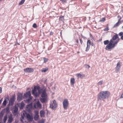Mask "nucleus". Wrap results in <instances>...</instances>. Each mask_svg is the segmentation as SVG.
Masks as SVG:
<instances>
[{
	"label": "nucleus",
	"instance_id": "1",
	"mask_svg": "<svg viewBox=\"0 0 123 123\" xmlns=\"http://www.w3.org/2000/svg\"><path fill=\"white\" fill-rule=\"evenodd\" d=\"M118 37V35L117 34L114 36L110 40L109 44L106 46L105 49L108 51H111L113 49L119 41V39L115 41Z\"/></svg>",
	"mask_w": 123,
	"mask_h": 123
},
{
	"label": "nucleus",
	"instance_id": "2",
	"mask_svg": "<svg viewBox=\"0 0 123 123\" xmlns=\"http://www.w3.org/2000/svg\"><path fill=\"white\" fill-rule=\"evenodd\" d=\"M110 94V92L107 91H101L97 95V99L98 101L104 100L108 98Z\"/></svg>",
	"mask_w": 123,
	"mask_h": 123
},
{
	"label": "nucleus",
	"instance_id": "3",
	"mask_svg": "<svg viewBox=\"0 0 123 123\" xmlns=\"http://www.w3.org/2000/svg\"><path fill=\"white\" fill-rule=\"evenodd\" d=\"M22 114L24 116L26 117L27 120L29 122L32 121L33 120V118L32 114H30L29 113H28L25 111H23Z\"/></svg>",
	"mask_w": 123,
	"mask_h": 123
},
{
	"label": "nucleus",
	"instance_id": "4",
	"mask_svg": "<svg viewBox=\"0 0 123 123\" xmlns=\"http://www.w3.org/2000/svg\"><path fill=\"white\" fill-rule=\"evenodd\" d=\"M40 89V87L39 86H34L33 89L32 91V94L36 97H37L38 95L37 92V90L39 91Z\"/></svg>",
	"mask_w": 123,
	"mask_h": 123
},
{
	"label": "nucleus",
	"instance_id": "5",
	"mask_svg": "<svg viewBox=\"0 0 123 123\" xmlns=\"http://www.w3.org/2000/svg\"><path fill=\"white\" fill-rule=\"evenodd\" d=\"M69 104L68 101V99H64L63 102V108L65 109H67Z\"/></svg>",
	"mask_w": 123,
	"mask_h": 123
},
{
	"label": "nucleus",
	"instance_id": "6",
	"mask_svg": "<svg viewBox=\"0 0 123 123\" xmlns=\"http://www.w3.org/2000/svg\"><path fill=\"white\" fill-rule=\"evenodd\" d=\"M34 107L35 108L41 109L42 108V105L40 103L39 101H38L35 102L34 106Z\"/></svg>",
	"mask_w": 123,
	"mask_h": 123
},
{
	"label": "nucleus",
	"instance_id": "7",
	"mask_svg": "<svg viewBox=\"0 0 123 123\" xmlns=\"http://www.w3.org/2000/svg\"><path fill=\"white\" fill-rule=\"evenodd\" d=\"M50 107L52 109L54 110L57 107V104L56 101L54 100L53 101V103L50 105Z\"/></svg>",
	"mask_w": 123,
	"mask_h": 123
},
{
	"label": "nucleus",
	"instance_id": "8",
	"mask_svg": "<svg viewBox=\"0 0 123 123\" xmlns=\"http://www.w3.org/2000/svg\"><path fill=\"white\" fill-rule=\"evenodd\" d=\"M121 67V62H118L117 64V66L115 68V72L116 73H118L120 71Z\"/></svg>",
	"mask_w": 123,
	"mask_h": 123
},
{
	"label": "nucleus",
	"instance_id": "9",
	"mask_svg": "<svg viewBox=\"0 0 123 123\" xmlns=\"http://www.w3.org/2000/svg\"><path fill=\"white\" fill-rule=\"evenodd\" d=\"M41 96L43 98H47V93L46 92V90L45 89L43 90L41 92Z\"/></svg>",
	"mask_w": 123,
	"mask_h": 123
},
{
	"label": "nucleus",
	"instance_id": "10",
	"mask_svg": "<svg viewBox=\"0 0 123 123\" xmlns=\"http://www.w3.org/2000/svg\"><path fill=\"white\" fill-rule=\"evenodd\" d=\"M27 111H29L32 108V103L27 105L26 107Z\"/></svg>",
	"mask_w": 123,
	"mask_h": 123
},
{
	"label": "nucleus",
	"instance_id": "11",
	"mask_svg": "<svg viewBox=\"0 0 123 123\" xmlns=\"http://www.w3.org/2000/svg\"><path fill=\"white\" fill-rule=\"evenodd\" d=\"M24 71L27 73H31L33 72L34 70L33 68H27L24 69Z\"/></svg>",
	"mask_w": 123,
	"mask_h": 123
},
{
	"label": "nucleus",
	"instance_id": "12",
	"mask_svg": "<svg viewBox=\"0 0 123 123\" xmlns=\"http://www.w3.org/2000/svg\"><path fill=\"white\" fill-rule=\"evenodd\" d=\"M38 114L39 112L38 111H35V115L34 118L35 121H37L39 117Z\"/></svg>",
	"mask_w": 123,
	"mask_h": 123
},
{
	"label": "nucleus",
	"instance_id": "13",
	"mask_svg": "<svg viewBox=\"0 0 123 123\" xmlns=\"http://www.w3.org/2000/svg\"><path fill=\"white\" fill-rule=\"evenodd\" d=\"M15 99V98L14 96H12L9 101V105H12L14 103Z\"/></svg>",
	"mask_w": 123,
	"mask_h": 123
},
{
	"label": "nucleus",
	"instance_id": "14",
	"mask_svg": "<svg viewBox=\"0 0 123 123\" xmlns=\"http://www.w3.org/2000/svg\"><path fill=\"white\" fill-rule=\"evenodd\" d=\"M8 120L7 123H11L13 120V118L12 117V114L8 116Z\"/></svg>",
	"mask_w": 123,
	"mask_h": 123
},
{
	"label": "nucleus",
	"instance_id": "15",
	"mask_svg": "<svg viewBox=\"0 0 123 123\" xmlns=\"http://www.w3.org/2000/svg\"><path fill=\"white\" fill-rule=\"evenodd\" d=\"M23 94L21 93H18V95L17 100L20 101L22 99Z\"/></svg>",
	"mask_w": 123,
	"mask_h": 123
},
{
	"label": "nucleus",
	"instance_id": "16",
	"mask_svg": "<svg viewBox=\"0 0 123 123\" xmlns=\"http://www.w3.org/2000/svg\"><path fill=\"white\" fill-rule=\"evenodd\" d=\"M24 96L25 97H31V93L30 91H28L24 94Z\"/></svg>",
	"mask_w": 123,
	"mask_h": 123
},
{
	"label": "nucleus",
	"instance_id": "17",
	"mask_svg": "<svg viewBox=\"0 0 123 123\" xmlns=\"http://www.w3.org/2000/svg\"><path fill=\"white\" fill-rule=\"evenodd\" d=\"M45 113V112L44 111L41 110L40 111V116L41 117H44V114Z\"/></svg>",
	"mask_w": 123,
	"mask_h": 123
},
{
	"label": "nucleus",
	"instance_id": "18",
	"mask_svg": "<svg viewBox=\"0 0 123 123\" xmlns=\"http://www.w3.org/2000/svg\"><path fill=\"white\" fill-rule=\"evenodd\" d=\"M40 100L42 103H44L47 100V98H41L40 99Z\"/></svg>",
	"mask_w": 123,
	"mask_h": 123
},
{
	"label": "nucleus",
	"instance_id": "19",
	"mask_svg": "<svg viewBox=\"0 0 123 123\" xmlns=\"http://www.w3.org/2000/svg\"><path fill=\"white\" fill-rule=\"evenodd\" d=\"M48 67L46 68H43L41 70V72L42 73H45L48 71Z\"/></svg>",
	"mask_w": 123,
	"mask_h": 123
},
{
	"label": "nucleus",
	"instance_id": "20",
	"mask_svg": "<svg viewBox=\"0 0 123 123\" xmlns=\"http://www.w3.org/2000/svg\"><path fill=\"white\" fill-rule=\"evenodd\" d=\"M75 82V79L73 78H71L70 80V83L71 84L73 85Z\"/></svg>",
	"mask_w": 123,
	"mask_h": 123
},
{
	"label": "nucleus",
	"instance_id": "21",
	"mask_svg": "<svg viewBox=\"0 0 123 123\" xmlns=\"http://www.w3.org/2000/svg\"><path fill=\"white\" fill-rule=\"evenodd\" d=\"M76 76L78 78H83L84 76H83V75H82L80 73H78L76 74Z\"/></svg>",
	"mask_w": 123,
	"mask_h": 123
},
{
	"label": "nucleus",
	"instance_id": "22",
	"mask_svg": "<svg viewBox=\"0 0 123 123\" xmlns=\"http://www.w3.org/2000/svg\"><path fill=\"white\" fill-rule=\"evenodd\" d=\"M119 22H120L118 21L117 23L114 25L113 27V28H115L118 26L119 25Z\"/></svg>",
	"mask_w": 123,
	"mask_h": 123
},
{
	"label": "nucleus",
	"instance_id": "23",
	"mask_svg": "<svg viewBox=\"0 0 123 123\" xmlns=\"http://www.w3.org/2000/svg\"><path fill=\"white\" fill-rule=\"evenodd\" d=\"M109 42L110 41H109L108 40H106L104 41L103 42L104 45H107L109 44Z\"/></svg>",
	"mask_w": 123,
	"mask_h": 123
},
{
	"label": "nucleus",
	"instance_id": "24",
	"mask_svg": "<svg viewBox=\"0 0 123 123\" xmlns=\"http://www.w3.org/2000/svg\"><path fill=\"white\" fill-rule=\"evenodd\" d=\"M25 105V104L23 102H21L20 104V108L21 109L23 108L24 107Z\"/></svg>",
	"mask_w": 123,
	"mask_h": 123
},
{
	"label": "nucleus",
	"instance_id": "25",
	"mask_svg": "<svg viewBox=\"0 0 123 123\" xmlns=\"http://www.w3.org/2000/svg\"><path fill=\"white\" fill-rule=\"evenodd\" d=\"M7 117L6 115L4 117V118L3 119L4 122V123H5L7 119Z\"/></svg>",
	"mask_w": 123,
	"mask_h": 123
},
{
	"label": "nucleus",
	"instance_id": "26",
	"mask_svg": "<svg viewBox=\"0 0 123 123\" xmlns=\"http://www.w3.org/2000/svg\"><path fill=\"white\" fill-rule=\"evenodd\" d=\"M91 44V41L90 40H88L87 42V45H88L89 46H90Z\"/></svg>",
	"mask_w": 123,
	"mask_h": 123
},
{
	"label": "nucleus",
	"instance_id": "27",
	"mask_svg": "<svg viewBox=\"0 0 123 123\" xmlns=\"http://www.w3.org/2000/svg\"><path fill=\"white\" fill-rule=\"evenodd\" d=\"M18 108L17 107H15V108L14 109V110L13 111V113H16L18 111Z\"/></svg>",
	"mask_w": 123,
	"mask_h": 123
},
{
	"label": "nucleus",
	"instance_id": "28",
	"mask_svg": "<svg viewBox=\"0 0 123 123\" xmlns=\"http://www.w3.org/2000/svg\"><path fill=\"white\" fill-rule=\"evenodd\" d=\"M105 20V18H102L101 19H100L99 21V22H104Z\"/></svg>",
	"mask_w": 123,
	"mask_h": 123
},
{
	"label": "nucleus",
	"instance_id": "29",
	"mask_svg": "<svg viewBox=\"0 0 123 123\" xmlns=\"http://www.w3.org/2000/svg\"><path fill=\"white\" fill-rule=\"evenodd\" d=\"M90 46L87 45V47L86 48V52L88 51L90 48Z\"/></svg>",
	"mask_w": 123,
	"mask_h": 123
},
{
	"label": "nucleus",
	"instance_id": "30",
	"mask_svg": "<svg viewBox=\"0 0 123 123\" xmlns=\"http://www.w3.org/2000/svg\"><path fill=\"white\" fill-rule=\"evenodd\" d=\"M59 20L62 21H63L64 20V16H62L61 17H60L59 18Z\"/></svg>",
	"mask_w": 123,
	"mask_h": 123
},
{
	"label": "nucleus",
	"instance_id": "31",
	"mask_svg": "<svg viewBox=\"0 0 123 123\" xmlns=\"http://www.w3.org/2000/svg\"><path fill=\"white\" fill-rule=\"evenodd\" d=\"M103 81L101 80L98 82L97 84L98 85H101L102 84Z\"/></svg>",
	"mask_w": 123,
	"mask_h": 123
},
{
	"label": "nucleus",
	"instance_id": "32",
	"mask_svg": "<svg viewBox=\"0 0 123 123\" xmlns=\"http://www.w3.org/2000/svg\"><path fill=\"white\" fill-rule=\"evenodd\" d=\"M7 103L6 101V99H5L3 101V102L2 103L3 105H6Z\"/></svg>",
	"mask_w": 123,
	"mask_h": 123
},
{
	"label": "nucleus",
	"instance_id": "33",
	"mask_svg": "<svg viewBox=\"0 0 123 123\" xmlns=\"http://www.w3.org/2000/svg\"><path fill=\"white\" fill-rule=\"evenodd\" d=\"M25 1V0H21V1L19 3V5H21L23 4L24 3Z\"/></svg>",
	"mask_w": 123,
	"mask_h": 123
},
{
	"label": "nucleus",
	"instance_id": "34",
	"mask_svg": "<svg viewBox=\"0 0 123 123\" xmlns=\"http://www.w3.org/2000/svg\"><path fill=\"white\" fill-rule=\"evenodd\" d=\"M43 59L44 62L45 63L47 62L48 60V59L47 58H43Z\"/></svg>",
	"mask_w": 123,
	"mask_h": 123
},
{
	"label": "nucleus",
	"instance_id": "35",
	"mask_svg": "<svg viewBox=\"0 0 123 123\" xmlns=\"http://www.w3.org/2000/svg\"><path fill=\"white\" fill-rule=\"evenodd\" d=\"M44 120L43 119L39 121L38 123H44Z\"/></svg>",
	"mask_w": 123,
	"mask_h": 123
},
{
	"label": "nucleus",
	"instance_id": "36",
	"mask_svg": "<svg viewBox=\"0 0 123 123\" xmlns=\"http://www.w3.org/2000/svg\"><path fill=\"white\" fill-rule=\"evenodd\" d=\"M9 107H7L5 109V110L7 112H9Z\"/></svg>",
	"mask_w": 123,
	"mask_h": 123
},
{
	"label": "nucleus",
	"instance_id": "37",
	"mask_svg": "<svg viewBox=\"0 0 123 123\" xmlns=\"http://www.w3.org/2000/svg\"><path fill=\"white\" fill-rule=\"evenodd\" d=\"M32 99V97H30V98L29 99H27L26 100V101L28 102H29Z\"/></svg>",
	"mask_w": 123,
	"mask_h": 123
},
{
	"label": "nucleus",
	"instance_id": "38",
	"mask_svg": "<svg viewBox=\"0 0 123 123\" xmlns=\"http://www.w3.org/2000/svg\"><path fill=\"white\" fill-rule=\"evenodd\" d=\"M32 26L34 28H36L37 27V26L36 24L35 23H34L33 25Z\"/></svg>",
	"mask_w": 123,
	"mask_h": 123
},
{
	"label": "nucleus",
	"instance_id": "39",
	"mask_svg": "<svg viewBox=\"0 0 123 123\" xmlns=\"http://www.w3.org/2000/svg\"><path fill=\"white\" fill-rule=\"evenodd\" d=\"M63 3H66L67 2V0H60Z\"/></svg>",
	"mask_w": 123,
	"mask_h": 123
},
{
	"label": "nucleus",
	"instance_id": "40",
	"mask_svg": "<svg viewBox=\"0 0 123 123\" xmlns=\"http://www.w3.org/2000/svg\"><path fill=\"white\" fill-rule=\"evenodd\" d=\"M117 17L119 18V19L118 20V21L120 22V21L121 20L122 18L119 15Z\"/></svg>",
	"mask_w": 123,
	"mask_h": 123
},
{
	"label": "nucleus",
	"instance_id": "41",
	"mask_svg": "<svg viewBox=\"0 0 123 123\" xmlns=\"http://www.w3.org/2000/svg\"><path fill=\"white\" fill-rule=\"evenodd\" d=\"M118 35L119 36H122L123 35V32H120L119 33Z\"/></svg>",
	"mask_w": 123,
	"mask_h": 123
},
{
	"label": "nucleus",
	"instance_id": "42",
	"mask_svg": "<svg viewBox=\"0 0 123 123\" xmlns=\"http://www.w3.org/2000/svg\"><path fill=\"white\" fill-rule=\"evenodd\" d=\"M109 30V28L108 27H107L104 30V31H108Z\"/></svg>",
	"mask_w": 123,
	"mask_h": 123
},
{
	"label": "nucleus",
	"instance_id": "43",
	"mask_svg": "<svg viewBox=\"0 0 123 123\" xmlns=\"http://www.w3.org/2000/svg\"><path fill=\"white\" fill-rule=\"evenodd\" d=\"M85 66L86 67V68H87V67L88 68H90V66L89 65L87 64H85Z\"/></svg>",
	"mask_w": 123,
	"mask_h": 123
},
{
	"label": "nucleus",
	"instance_id": "44",
	"mask_svg": "<svg viewBox=\"0 0 123 123\" xmlns=\"http://www.w3.org/2000/svg\"><path fill=\"white\" fill-rule=\"evenodd\" d=\"M21 117H22V119H21V122H23V119H24V118L23 116H22V115Z\"/></svg>",
	"mask_w": 123,
	"mask_h": 123
},
{
	"label": "nucleus",
	"instance_id": "45",
	"mask_svg": "<svg viewBox=\"0 0 123 123\" xmlns=\"http://www.w3.org/2000/svg\"><path fill=\"white\" fill-rule=\"evenodd\" d=\"M80 43H81V44H82V43H83V42H82V39L80 38Z\"/></svg>",
	"mask_w": 123,
	"mask_h": 123
},
{
	"label": "nucleus",
	"instance_id": "46",
	"mask_svg": "<svg viewBox=\"0 0 123 123\" xmlns=\"http://www.w3.org/2000/svg\"><path fill=\"white\" fill-rule=\"evenodd\" d=\"M54 34V33L52 32H51L50 33V35L51 36L53 35Z\"/></svg>",
	"mask_w": 123,
	"mask_h": 123
},
{
	"label": "nucleus",
	"instance_id": "47",
	"mask_svg": "<svg viewBox=\"0 0 123 123\" xmlns=\"http://www.w3.org/2000/svg\"><path fill=\"white\" fill-rule=\"evenodd\" d=\"M2 91V88L1 87H0V93H1Z\"/></svg>",
	"mask_w": 123,
	"mask_h": 123
},
{
	"label": "nucleus",
	"instance_id": "48",
	"mask_svg": "<svg viewBox=\"0 0 123 123\" xmlns=\"http://www.w3.org/2000/svg\"><path fill=\"white\" fill-rule=\"evenodd\" d=\"M123 98V93L122 94V95L121 96L120 98Z\"/></svg>",
	"mask_w": 123,
	"mask_h": 123
},
{
	"label": "nucleus",
	"instance_id": "49",
	"mask_svg": "<svg viewBox=\"0 0 123 123\" xmlns=\"http://www.w3.org/2000/svg\"><path fill=\"white\" fill-rule=\"evenodd\" d=\"M121 39L122 40H123V35L122 36H121Z\"/></svg>",
	"mask_w": 123,
	"mask_h": 123
},
{
	"label": "nucleus",
	"instance_id": "50",
	"mask_svg": "<svg viewBox=\"0 0 123 123\" xmlns=\"http://www.w3.org/2000/svg\"><path fill=\"white\" fill-rule=\"evenodd\" d=\"M76 42L77 43H78L79 42H78V40H76Z\"/></svg>",
	"mask_w": 123,
	"mask_h": 123
},
{
	"label": "nucleus",
	"instance_id": "51",
	"mask_svg": "<svg viewBox=\"0 0 123 123\" xmlns=\"http://www.w3.org/2000/svg\"><path fill=\"white\" fill-rule=\"evenodd\" d=\"M91 44L92 46H93L94 45V44L93 43H91Z\"/></svg>",
	"mask_w": 123,
	"mask_h": 123
},
{
	"label": "nucleus",
	"instance_id": "52",
	"mask_svg": "<svg viewBox=\"0 0 123 123\" xmlns=\"http://www.w3.org/2000/svg\"><path fill=\"white\" fill-rule=\"evenodd\" d=\"M1 102H2V100H0V105L1 103Z\"/></svg>",
	"mask_w": 123,
	"mask_h": 123
},
{
	"label": "nucleus",
	"instance_id": "53",
	"mask_svg": "<svg viewBox=\"0 0 123 123\" xmlns=\"http://www.w3.org/2000/svg\"><path fill=\"white\" fill-rule=\"evenodd\" d=\"M77 53H80V52H77Z\"/></svg>",
	"mask_w": 123,
	"mask_h": 123
},
{
	"label": "nucleus",
	"instance_id": "54",
	"mask_svg": "<svg viewBox=\"0 0 123 123\" xmlns=\"http://www.w3.org/2000/svg\"><path fill=\"white\" fill-rule=\"evenodd\" d=\"M122 28L123 29V25L122 27Z\"/></svg>",
	"mask_w": 123,
	"mask_h": 123
},
{
	"label": "nucleus",
	"instance_id": "55",
	"mask_svg": "<svg viewBox=\"0 0 123 123\" xmlns=\"http://www.w3.org/2000/svg\"><path fill=\"white\" fill-rule=\"evenodd\" d=\"M101 40H102V39H101V40H100V41H101Z\"/></svg>",
	"mask_w": 123,
	"mask_h": 123
},
{
	"label": "nucleus",
	"instance_id": "56",
	"mask_svg": "<svg viewBox=\"0 0 123 123\" xmlns=\"http://www.w3.org/2000/svg\"><path fill=\"white\" fill-rule=\"evenodd\" d=\"M2 70L1 69H0V71Z\"/></svg>",
	"mask_w": 123,
	"mask_h": 123
},
{
	"label": "nucleus",
	"instance_id": "57",
	"mask_svg": "<svg viewBox=\"0 0 123 123\" xmlns=\"http://www.w3.org/2000/svg\"><path fill=\"white\" fill-rule=\"evenodd\" d=\"M18 45H19V44H18Z\"/></svg>",
	"mask_w": 123,
	"mask_h": 123
},
{
	"label": "nucleus",
	"instance_id": "58",
	"mask_svg": "<svg viewBox=\"0 0 123 123\" xmlns=\"http://www.w3.org/2000/svg\"><path fill=\"white\" fill-rule=\"evenodd\" d=\"M82 37H83L82 36Z\"/></svg>",
	"mask_w": 123,
	"mask_h": 123
}]
</instances>
